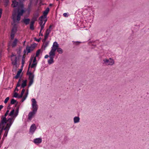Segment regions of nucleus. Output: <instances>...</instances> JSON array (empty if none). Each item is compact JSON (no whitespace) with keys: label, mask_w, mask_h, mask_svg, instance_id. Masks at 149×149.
<instances>
[{"label":"nucleus","mask_w":149,"mask_h":149,"mask_svg":"<svg viewBox=\"0 0 149 149\" xmlns=\"http://www.w3.org/2000/svg\"><path fill=\"white\" fill-rule=\"evenodd\" d=\"M37 44L36 43H34L31 45L29 46H27L26 47V50H24V52L25 54H26V52H27V54L30 53L31 52L33 51L37 46Z\"/></svg>","instance_id":"6"},{"label":"nucleus","mask_w":149,"mask_h":149,"mask_svg":"<svg viewBox=\"0 0 149 149\" xmlns=\"http://www.w3.org/2000/svg\"><path fill=\"white\" fill-rule=\"evenodd\" d=\"M49 10V8L47 7V14H48Z\"/></svg>","instance_id":"47"},{"label":"nucleus","mask_w":149,"mask_h":149,"mask_svg":"<svg viewBox=\"0 0 149 149\" xmlns=\"http://www.w3.org/2000/svg\"><path fill=\"white\" fill-rule=\"evenodd\" d=\"M47 15V9H46L43 13V15H42L39 18L40 21L39 23L40 26H41L40 32L43 29L44 27V26L46 23V21L47 20H44V19L46 17Z\"/></svg>","instance_id":"4"},{"label":"nucleus","mask_w":149,"mask_h":149,"mask_svg":"<svg viewBox=\"0 0 149 149\" xmlns=\"http://www.w3.org/2000/svg\"><path fill=\"white\" fill-rule=\"evenodd\" d=\"M4 124H3V125H1V126L2 127V128L0 131V135H1V134L3 130H4Z\"/></svg>","instance_id":"27"},{"label":"nucleus","mask_w":149,"mask_h":149,"mask_svg":"<svg viewBox=\"0 0 149 149\" xmlns=\"http://www.w3.org/2000/svg\"><path fill=\"white\" fill-rule=\"evenodd\" d=\"M52 27V25H50L49 27V29H47V37L49 35V34L51 31Z\"/></svg>","instance_id":"24"},{"label":"nucleus","mask_w":149,"mask_h":149,"mask_svg":"<svg viewBox=\"0 0 149 149\" xmlns=\"http://www.w3.org/2000/svg\"><path fill=\"white\" fill-rule=\"evenodd\" d=\"M27 97V95H26L24 97L22 100V102H23L24 100L26 99Z\"/></svg>","instance_id":"36"},{"label":"nucleus","mask_w":149,"mask_h":149,"mask_svg":"<svg viewBox=\"0 0 149 149\" xmlns=\"http://www.w3.org/2000/svg\"><path fill=\"white\" fill-rule=\"evenodd\" d=\"M3 106L2 105H0V111H1V109L3 108Z\"/></svg>","instance_id":"46"},{"label":"nucleus","mask_w":149,"mask_h":149,"mask_svg":"<svg viewBox=\"0 0 149 149\" xmlns=\"http://www.w3.org/2000/svg\"><path fill=\"white\" fill-rule=\"evenodd\" d=\"M35 63H36V62H33V64H35Z\"/></svg>","instance_id":"55"},{"label":"nucleus","mask_w":149,"mask_h":149,"mask_svg":"<svg viewBox=\"0 0 149 149\" xmlns=\"http://www.w3.org/2000/svg\"><path fill=\"white\" fill-rule=\"evenodd\" d=\"M40 52V49H38L36 52V57H38Z\"/></svg>","instance_id":"28"},{"label":"nucleus","mask_w":149,"mask_h":149,"mask_svg":"<svg viewBox=\"0 0 149 149\" xmlns=\"http://www.w3.org/2000/svg\"><path fill=\"white\" fill-rule=\"evenodd\" d=\"M58 47V45L57 42H54L53 47L50 52L49 53V55H47V58H49L47 61L48 64L49 65L52 64L54 63V58L55 55V52Z\"/></svg>","instance_id":"2"},{"label":"nucleus","mask_w":149,"mask_h":149,"mask_svg":"<svg viewBox=\"0 0 149 149\" xmlns=\"http://www.w3.org/2000/svg\"><path fill=\"white\" fill-rule=\"evenodd\" d=\"M41 31L40 32V36H43V34H42V33H41Z\"/></svg>","instance_id":"51"},{"label":"nucleus","mask_w":149,"mask_h":149,"mask_svg":"<svg viewBox=\"0 0 149 149\" xmlns=\"http://www.w3.org/2000/svg\"><path fill=\"white\" fill-rule=\"evenodd\" d=\"M53 4H52V3H50L49 4V6L50 7H51L52 6H53Z\"/></svg>","instance_id":"49"},{"label":"nucleus","mask_w":149,"mask_h":149,"mask_svg":"<svg viewBox=\"0 0 149 149\" xmlns=\"http://www.w3.org/2000/svg\"><path fill=\"white\" fill-rule=\"evenodd\" d=\"M9 98L8 97H7L5 99L4 102L5 103H6L8 102V101L9 100Z\"/></svg>","instance_id":"32"},{"label":"nucleus","mask_w":149,"mask_h":149,"mask_svg":"<svg viewBox=\"0 0 149 149\" xmlns=\"http://www.w3.org/2000/svg\"><path fill=\"white\" fill-rule=\"evenodd\" d=\"M103 64L106 65L112 66L114 64V61L113 59L111 58L109 59L104 58L103 60Z\"/></svg>","instance_id":"5"},{"label":"nucleus","mask_w":149,"mask_h":149,"mask_svg":"<svg viewBox=\"0 0 149 149\" xmlns=\"http://www.w3.org/2000/svg\"><path fill=\"white\" fill-rule=\"evenodd\" d=\"M14 120H12V118H8V120H7V121H8V123L7 124L6 127L4 129V130L6 131H9Z\"/></svg>","instance_id":"7"},{"label":"nucleus","mask_w":149,"mask_h":149,"mask_svg":"<svg viewBox=\"0 0 149 149\" xmlns=\"http://www.w3.org/2000/svg\"><path fill=\"white\" fill-rule=\"evenodd\" d=\"M13 22L14 23L12 24V25H13V27L12 29L11 32L15 33L17 31V24L19 22H15L13 21Z\"/></svg>","instance_id":"10"},{"label":"nucleus","mask_w":149,"mask_h":149,"mask_svg":"<svg viewBox=\"0 0 149 149\" xmlns=\"http://www.w3.org/2000/svg\"><path fill=\"white\" fill-rule=\"evenodd\" d=\"M16 112L18 113L19 112V108H17L16 110Z\"/></svg>","instance_id":"48"},{"label":"nucleus","mask_w":149,"mask_h":149,"mask_svg":"<svg viewBox=\"0 0 149 149\" xmlns=\"http://www.w3.org/2000/svg\"><path fill=\"white\" fill-rule=\"evenodd\" d=\"M24 59L23 58L22 59V68L24 66Z\"/></svg>","instance_id":"35"},{"label":"nucleus","mask_w":149,"mask_h":149,"mask_svg":"<svg viewBox=\"0 0 149 149\" xmlns=\"http://www.w3.org/2000/svg\"><path fill=\"white\" fill-rule=\"evenodd\" d=\"M4 1L6 3V5H7L9 2V0H4Z\"/></svg>","instance_id":"40"},{"label":"nucleus","mask_w":149,"mask_h":149,"mask_svg":"<svg viewBox=\"0 0 149 149\" xmlns=\"http://www.w3.org/2000/svg\"><path fill=\"white\" fill-rule=\"evenodd\" d=\"M47 39V30L45 31V39L44 40H43V41L44 40V41H45L46 40V39Z\"/></svg>","instance_id":"33"},{"label":"nucleus","mask_w":149,"mask_h":149,"mask_svg":"<svg viewBox=\"0 0 149 149\" xmlns=\"http://www.w3.org/2000/svg\"><path fill=\"white\" fill-rule=\"evenodd\" d=\"M27 74L29 75V86H30L33 83L34 75L31 72L27 73Z\"/></svg>","instance_id":"8"},{"label":"nucleus","mask_w":149,"mask_h":149,"mask_svg":"<svg viewBox=\"0 0 149 149\" xmlns=\"http://www.w3.org/2000/svg\"><path fill=\"white\" fill-rule=\"evenodd\" d=\"M25 42H26V41H24V44H25Z\"/></svg>","instance_id":"53"},{"label":"nucleus","mask_w":149,"mask_h":149,"mask_svg":"<svg viewBox=\"0 0 149 149\" xmlns=\"http://www.w3.org/2000/svg\"><path fill=\"white\" fill-rule=\"evenodd\" d=\"M15 110L14 109L12 110L10 112L9 114V116H11V118H12V116H13L14 115V113L15 112Z\"/></svg>","instance_id":"23"},{"label":"nucleus","mask_w":149,"mask_h":149,"mask_svg":"<svg viewBox=\"0 0 149 149\" xmlns=\"http://www.w3.org/2000/svg\"><path fill=\"white\" fill-rule=\"evenodd\" d=\"M56 50L57 51L59 54H62L63 53V50L61 48L58 47L57 49H56Z\"/></svg>","instance_id":"22"},{"label":"nucleus","mask_w":149,"mask_h":149,"mask_svg":"<svg viewBox=\"0 0 149 149\" xmlns=\"http://www.w3.org/2000/svg\"><path fill=\"white\" fill-rule=\"evenodd\" d=\"M20 1H24V0H20Z\"/></svg>","instance_id":"56"},{"label":"nucleus","mask_w":149,"mask_h":149,"mask_svg":"<svg viewBox=\"0 0 149 149\" xmlns=\"http://www.w3.org/2000/svg\"><path fill=\"white\" fill-rule=\"evenodd\" d=\"M32 102V107L33 108L32 111L30 112L28 114V119L31 120L33 116L36 113L38 109V105L37 102L34 98L31 99Z\"/></svg>","instance_id":"3"},{"label":"nucleus","mask_w":149,"mask_h":149,"mask_svg":"<svg viewBox=\"0 0 149 149\" xmlns=\"http://www.w3.org/2000/svg\"><path fill=\"white\" fill-rule=\"evenodd\" d=\"M11 61L12 65L17 67V58L16 55L12 54L11 56Z\"/></svg>","instance_id":"9"},{"label":"nucleus","mask_w":149,"mask_h":149,"mask_svg":"<svg viewBox=\"0 0 149 149\" xmlns=\"http://www.w3.org/2000/svg\"><path fill=\"white\" fill-rule=\"evenodd\" d=\"M25 91V90L24 89H23L22 91V92H21V94H22V95H23L24 92Z\"/></svg>","instance_id":"41"},{"label":"nucleus","mask_w":149,"mask_h":149,"mask_svg":"<svg viewBox=\"0 0 149 149\" xmlns=\"http://www.w3.org/2000/svg\"><path fill=\"white\" fill-rule=\"evenodd\" d=\"M72 42H74V41H72Z\"/></svg>","instance_id":"58"},{"label":"nucleus","mask_w":149,"mask_h":149,"mask_svg":"<svg viewBox=\"0 0 149 149\" xmlns=\"http://www.w3.org/2000/svg\"><path fill=\"white\" fill-rule=\"evenodd\" d=\"M27 80H25L23 81V82L21 85V88H24L26 86Z\"/></svg>","instance_id":"19"},{"label":"nucleus","mask_w":149,"mask_h":149,"mask_svg":"<svg viewBox=\"0 0 149 149\" xmlns=\"http://www.w3.org/2000/svg\"><path fill=\"white\" fill-rule=\"evenodd\" d=\"M15 91H18V89L17 88V87H16V88H15Z\"/></svg>","instance_id":"50"},{"label":"nucleus","mask_w":149,"mask_h":149,"mask_svg":"<svg viewBox=\"0 0 149 149\" xmlns=\"http://www.w3.org/2000/svg\"><path fill=\"white\" fill-rule=\"evenodd\" d=\"M36 128V125L34 124H33L30 127V132L31 134H33L35 132Z\"/></svg>","instance_id":"11"},{"label":"nucleus","mask_w":149,"mask_h":149,"mask_svg":"<svg viewBox=\"0 0 149 149\" xmlns=\"http://www.w3.org/2000/svg\"><path fill=\"white\" fill-rule=\"evenodd\" d=\"M28 94V92H27V93H26V95H27Z\"/></svg>","instance_id":"57"},{"label":"nucleus","mask_w":149,"mask_h":149,"mask_svg":"<svg viewBox=\"0 0 149 149\" xmlns=\"http://www.w3.org/2000/svg\"><path fill=\"white\" fill-rule=\"evenodd\" d=\"M47 58V55H45V58Z\"/></svg>","instance_id":"52"},{"label":"nucleus","mask_w":149,"mask_h":149,"mask_svg":"<svg viewBox=\"0 0 149 149\" xmlns=\"http://www.w3.org/2000/svg\"><path fill=\"white\" fill-rule=\"evenodd\" d=\"M17 42V39L16 38H15L12 43V45L13 47H14L16 46Z\"/></svg>","instance_id":"16"},{"label":"nucleus","mask_w":149,"mask_h":149,"mask_svg":"<svg viewBox=\"0 0 149 149\" xmlns=\"http://www.w3.org/2000/svg\"><path fill=\"white\" fill-rule=\"evenodd\" d=\"M20 81H21V79H19V80L18 81V82L17 84V87H19L20 86Z\"/></svg>","instance_id":"30"},{"label":"nucleus","mask_w":149,"mask_h":149,"mask_svg":"<svg viewBox=\"0 0 149 149\" xmlns=\"http://www.w3.org/2000/svg\"><path fill=\"white\" fill-rule=\"evenodd\" d=\"M33 57H31L30 59L29 65V69L32 60H33Z\"/></svg>","instance_id":"31"},{"label":"nucleus","mask_w":149,"mask_h":149,"mask_svg":"<svg viewBox=\"0 0 149 149\" xmlns=\"http://www.w3.org/2000/svg\"><path fill=\"white\" fill-rule=\"evenodd\" d=\"M8 132V131H6L5 132V133L4 134V136L6 137L7 136Z\"/></svg>","instance_id":"38"},{"label":"nucleus","mask_w":149,"mask_h":149,"mask_svg":"<svg viewBox=\"0 0 149 149\" xmlns=\"http://www.w3.org/2000/svg\"><path fill=\"white\" fill-rule=\"evenodd\" d=\"M35 21L34 20H32L30 23V29L31 30H33L34 29L33 24Z\"/></svg>","instance_id":"17"},{"label":"nucleus","mask_w":149,"mask_h":149,"mask_svg":"<svg viewBox=\"0 0 149 149\" xmlns=\"http://www.w3.org/2000/svg\"><path fill=\"white\" fill-rule=\"evenodd\" d=\"M30 20L29 18H24L23 19L22 21L26 25L28 24L30 22Z\"/></svg>","instance_id":"13"},{"label":"nucleus","mask_w":149,"mask_h":149,"mask_svg":"<svg viewBox=\"0 0 149 149\" xmlns=\"http://www.w3.org/2000/svg\"><path fill=\"white\" fill-rule=\"evenodd\" d=\"M23 95H22V94H21L20 95H19V96H18V97L19 98H21L23 96Z\"/></svg>","instance_id":"45"},{"label":"nucleus","mask_w":149,"mask_h":149,"mask_svg":"<svg viewBox=\"0 0 149 149\" xmlns=\"http://www.w3.org/2000/svg\"><path fill=\"white\" fill-rule=\"evenodd\" d=\"M42 141V139H41L40 138H38L35 139L34 140V142L36 143H41Z\"/></svg>","instance_id":"14"},{"label":"nucleus","mask_w":149,"mask_h":149,"mask_svg":"<svg viewBox=\"0 0 149 149\" xmlns=\"http://www.w3.org/2000/svg\"><path fill=\"white\" fill-rule=\"evenodd\" d=\"M58 0H56V1H58Z\"/></svg>","instance_id":"59"},{"label":"nucleus","mask_w":149,"mask_h":149,"mask_svg":"<svg viewBox=\"0 0 149 149\" xmlns=\"http://www.w3.org/2000/svg\"><path fill=\"white\" fill-rule=\"evenodd\" d=\"M37 65V63L33 64H32L31 66V68H33L34 67H36Z\"/></svg>","instance_id":"37"},{"label":"nucleus","mask_w":149,"mask_h":149,"mask_svg":"<svg viewBox=\"0 0 149 149\" xmlns=\"http://www.w3.org/2000/svg\"><path fill=\"white\" fill-rule=\"evenodd\" d=\"M2 10L1 9H0V18L1 17V15L2 13Z\"/></svg>","instance_id":"42"},{"label":"nucleus","mask_w":149,"mask_h":149,"mask_svg":"<svg viewBox=\"0 0 149 149\" xmlns=\"http://www.w3.org/2000/svg\"><path fill=\"white\" fill-rule=\"evenodd\" d=\"M78 42V43H80V42H79V41H77V42Z\"/></svg>","instance_id":"54"},{"label":"nucleus","mask_w":149,"mask_h":149,"mask_svg":"<svg viewBox=\"0 0 149 149\" xmlns=\"http://www.w3.org/2000/svg\"><path fill=\"white\" fill-rule=\"evenodd\" d=\"M15 33L13 32L11 33V38L12 39H14Z\"/></svg>","instance_id":"29"},{"label":"nucleus","mask_w":149,"mask_h":149,"mask_svg":"<svg viewBox=\"0 0 149 149\" xmlns=\"http://www.w3.org/2000/svg\"><path fill=\"white\" fill-rule=\"evenodd\" d=\"M46 47H47V43L45 42V43H44L42 47L41 50L42 51L44 50H45V49Z\"/></svg>","instance_id":"21"},{"label":"nucleus","mask_w":149,"mask_h":149,"mask_svg":"<svg viewBox=\"0 0 149 149\" xmlns=\"http://www.w3.org/2000/svg\"><path fill=\"white\" fill-rule=\"evenodd\" d=\"M80 118L79 117L75 116L74 118V122L75 123L79 122Z\"/></svg>","instance_id":"18"},{"label":"nucleus","mask_w":149,"mask_h":149,"mask_svg":"<svg viewBox=\"0 0 149 149\" xmlns=\"http://www.w3.org/2000/svg\"><path fill=\"white\" fill-rule=\"evenodd\" d=\"M36 57H35L34 58V59L33 61V62H36Z\"/></svg>","instance_id":"44"},{"label":"nucleus","mask_w":149,"mask_h":149,"mask_svg":"<svg viewBox=\"0 0 149 149\" xmlns=\"http://www.w3.org/2000/svg\"><path fill=\"white\" fill-rule=\"evenodd\" d=\"M39 15V14L38 13H36L34 15V17L33 18V20L34 21L36 20L37 18V17H38Z\"/></svg>","instance_id":"20"},{"label":"nucleus","mask_w":149,"mask_h":149,"mask_svg":"<svg viewBox=\"0 0 149 149\" xmlns=\"http://www.w3.org/2000/svg\"><path fill=\"white\" fill-rule=\"evenodd\" d=\"M9 112V111L8 110H7L6 113L4 115V117H3V116H2L1 118V121H2L3 120H4V124H5L6 123L7 120L6 119V117L8 115V114Z\"/></svg>","instance_id":"12"},{"label":"nucleus","mask_w":149,"mask_h":149,"mask_svg":"<svg viewBox=\"0 0 149 149\" xmlns=\"http://www.w3.org/2000/svg\"><path fill=\"white\" fill-rule=\"evenodd\" d=\"M35 40L36 41H37V42H39V41H40V38H39V39H36V38H34Z\"/></svg>","instance_id":"39"},{"label":"nucleus","mask_w":149,"mask_h":149,"mask_svg":"<svg viewBox=\"0 0 149 149\" xmlns=\"http://www.w3.org/2000/svg\"><path fill=\"white\" fill-rule=\"evenodd\" d=\"M18 94L17 93L15 92L14 95V97H18Z\"/></svg>","instance_id":"34"},{"label":"nucleus","mask_w":149,"mask_h":149,"mask_svg":"<svg viewBox=\"0 0 149 149\" xmlns=\"http://www.w3.org/2000/svg\"><path fill=\"white\" fill-rule=\"evenodd\" d=\"M16 102H17L16 100H14L13 99H12V100H11L10 103L11 104H14Z\"/></svg>","instance_id":"25"},{"label":"nucleus","mask_w":149,"mask_h":149,"mask_svg":"<svg viewBox=\"0 0 149 149\" xmlns=\"http://www.w3.org/2000/svg\"><path fill=\"white\" fill-rule=\"evenodd\" d=\"M18 113L16 112H15V113L14 114V115H13V116H12V118H12V120H13V118H15L18 115Z\"/></svg>","instance_id":"26"},{"label":"nucleus","mask_w":149,"mask_h":149,"mask_svg":"<svg viewBox=\"0 0 149 149\" xmlns=\"http://www.w3.org/2000/svg\"><path fill=\"white\" fill-rule=\"evenodd\" d=\"M22 68L20 69L17 72L16 75L14 77V78L16 79H17L21 73L22 71Z\"/></svg>","instance_id":"15"},{"label":"nucleus","mask_w":149,"mask_h":149,"mask_svg":"<svg viewBox=\"0 0 149 149\" xmlns=\"http://www.w3.org/2000/svg\"><path fill=\"white\" fill-rule=\"evenodd\" d=\"M63 15L65 17H67L68 16V15L66 13H63Z\"/></svg>","instance_id":"43"},{"label":"nucleus","mask_w":149,"mask_h":149,"mask_svg":"<svg viewBox=\"0 0 149 149\" xmlns=\"http://www.w3.org/2000/svg\"><path fill=\"white\" fill-rule=\"evenodd\" d=\"M11 6L13 7H17V8L14 9L12 14V18L15 22H18L21 19V17L22 16L26 10L24 8V6L22 3H19L16 0H12Z\"/></svg>","instance_id":"1"}]
</instances>
